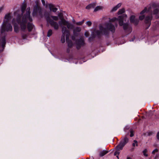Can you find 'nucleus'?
Here are the masks:
<instances>
[{"label":"nucleus","mask_w":159,"mask_h":159,"mask_svg":"<svg viewBox=\"0 0 159 159\" xmlns=\"http://www.w3.org/2000/svg\"><path fill=\"white\" fill-rule=\"evenodd\" d=\"M58 16L61 19V20L58 22L61 27H65V26H66L68 29H72L73 28V25L64 18L63 15L62 13H59Z\"/></svg>","instance_id":"0eeeda50"},{"label":"nucleus","mask_w":159,"mask_h":159,"mask_svg":"<svg viewBox=\"0 0 159 159\" xmlns=\"http://www.w3.org/2000/svg\"><path fill=\"white\" fill-rule=\"evenodd\" d=\"M76 48L77 49H80L81 46L85 44L83 38H81L76 41Z\"/></svg>","instance_id":"1a4fd4ad"},{"label":"nucleus","mask_w":159,"mask_h":159,"mask_svg":"<svg viewBox=\"0 0 159 159\" xmlns=\"http://www.w3.org/2000/svg\"><path fill=\"white\" fill-rule=\"evenodd\" d=\"M91 5H88L86 7V8L87 9H89L91 7Z\"/></svg>","instance_id":"f704fd0d"},{"label":"nucleus","mask_w":159,"mask_h":159,"mask_svg":"<svg viewBox=\"0 0 159 159\" xmlns=\"http://www.w3.org/2000/svg\"><path fill=\"white\" fill-rule=\"evenodd\" d=\"M84 35L86 37H87L89 35V32H85Z\"/></svg>","instance_id":"c756f323"},{"label":"nucleus","mask_w":159,"mask_h":159,"mask_svg":"<svg viewBox=\"0 0 159 159\" xmlns=\"http://www.w3.org/2000/svg\"><path fill=\"white\" fill-rule=\"evenodd\" d=\"M157 138L158 139H159V131L157 134Z\"/></svg>","instance_id":"72a5a7b5"},{"label":"nucleus","mask_w":159,"mask_h":159,"mask_svg":"<svg viewBox=\"0 0 159 159\" xmlns=\"http://www.w3.org/2000/svg\"><path fill=\"white\" fill-rule=\"evenodd\" d=\"M61 28L62 35L61 36V41L62 43H64L65 42V35H66V41H68L70 35V32L69 30H67L66 27H62Z\"/></svg>","instance_id":"6e6552de"},{"label":"nucleus","mask_w":159,"mask_h":159,"mask_svg":"<svg viewBox=\"0 0 159 159\" xmlns=\"http://www.w3.org/2000/svg\"><path fill=\"white\" fill-rule=\"evenodd\" d=\"M40 4L39 0H36L35 1L32 13L33 16H39L41 17H43V10L40 6Z\"/></svg>","instance_id":"423d86ee"},{"label":"nucleus","mask_w":159,"mask_h":159,"mask_svg":"<svg viewBox=\"0 0 159 159\" xmlns=\"http://www.w3.org/2000/svg\"><path fill=\"white\" fill-rule=\"evenodd\" d=\"M27 37V35L26 34H23L22 35V38L23 39H25Z\"/></svg>","instance_id":"7c9ffc66"},{"label":"nucleus","mask_w":159,"mask_h":159,"mask_svg":"<svg viewBox=\"0 0 159 159\" xmlns=\"http://www.w3.org/2000/svg\"><path fill=\"white\" fill-rule=\"evenodd\" d=\"M126 16V15H123L119 16L117 18L116 17L113 18L110 20L109 23L103 25H100V30H95L93 32V34L99 36L101 34H107L109 30L113 33L115 31V28L111 22H115V26H117L116 23L118 22L120 26L123 25V29L125 32L127 34H129L132 31L131 27L128 24H123V20L125 19Z\"/></svg>","instance_id":"f03ea898"},{"label":"nucleus","mask_w":159,"mask_h":159,"mask_svg":"<svg viewBox=\"0 0 159 159\" xmlns=\"http://www.w3.org/2000/svg\"><path fill=\"white\" fill-rule=\"evenodd\" d=\"M121 5V4L120 3L118 4L116 6H115L112 8L111 10V11L113 12L115 11L120 7Z\"/></svg>","instance_id":"2eb2a0df"},{"label":"nucleus","mask_w":159,"mask_h":159,"mask_svg":"<svg viewBox=\"0 0 159 159\" xmlns=\"http://www.w3.org/2000/svg\"><path fill=\"white\" fill-rule=\"evenodd\" d=\"M102 9V7L101 6H98L94 9V11H96L98 10Z\"/></svg>","instance_id":"393cba45"},{"label":"nucleus","mask_w":159,"mask_h":159,"mask_svg":"<svg viewBox=\"0 0 159 159\" xmlns=\"http://www.w3.org/2000/svg\"><path fill=\"white\" fill-rule=\"evenodd\" d=\"M81 30L80 27H77L75 28L73 30V34L74 36H77L78 35V32H79Z\"/></svg>","instance_id":"f8f14e48"},{"label":"nucleus","mask_w":159,"mask_h":159,"mask_svg":"<svg viewBox=\"0 0 159 159\" xmlns=\"http://www.w3.org/2000/svg\"><path fill=\"white\" fill-rule=\"evenodd\" d=\"M12 15L11 13H9L5 15L1 27V33H2L6 31L9 32L12 30V26L10 23L12 18Z\"/></svg>","instance_id":"20e7f679"},{"label":"nucleus","mask_w":159,"mask_h":159,"mask_svg":"<svg viewBox=\"0 0 159 159\" xmlns=\"http://www.w3.org/2000/svg\"><path fill=\"white\" fill-rule=\"evenodd\" d=\"M119 151H118L117 150V151H116L114 153V155L115 156H116V157H117V158L119 159V158L118 157V155H119V154L120 153V152H119Z\"/></svg>","instance_id":"b1692460"},{"label":"nucleus","mask_w":159,"mask_h":159,"mask_svg":"<svg viewBox=\"0 0 159 159\" xmlns=\"http://www.w3.org/2000/svg\"><path fill=\"white\" fill-rule=\"evenodd\" d=\"M132 146L133 147H135V146H138V144H137V142L136 140H134V142L132 144Z\"/></svg>","instance_id":"a878e982"},{"label":"nucleus","mask_w":159,"mask_h":159,"mask_svg":"<svg viewBox=\"0 0 159 159\" xmlns=\"http://www.w3.org/2000/svg\"><path fill=\"white\" fill-rule=\"evenodd\" d=\"M73 23L74 24H75V23H75V20L73 21Z\"/></svg>","instance_id":"4c0bfd02"},{"label":"nucleus","mask_w":159,"mask_h":159,"mask_svg":"<svg viewBox=\"0 0 159 159\" xmlns=\"http://www.w3.org/2000/svg\"><path fill=\"white\" fill-rule=\"evenodd\" d=\"M135 17L134 16H131L130 17V21L131 23H133L135 25H137L138 23V20L135 19Z\"/></svg>","instance_id":"9b49d317"},{"label":"nucleus","mask_w":159,"mask_h":159,"mask_svg":"<svg viewBox=\"0 0 159 159\" xmlns=\"http://www.w3.org/2000/svg\"><path fill=\"white\" fill-rule=\"evenodd\" d=\"M128 139L125 136L124 139L121 141L120 143L123 145V146H124L128 142Z\"/></svg>","instance_id":"ddd939ff"},{"label":"nucleus","mask_w":159,"mask_h":159,"mask_svg":"<svg viewBox=\"0 0 159 159\" xmlns=\"http://www.w3.org/2000/svg\"><path fill=\"white\" fill-rule=\"evenodd\" d=\"M154 6V5L153 4L152 6H148L145 7L144 9L140 12L141 16H139V19L142 20L144 18L143 14H148V15L145 18V22L148 26L147 29L149 27L151 24V20L152 18V8Z\"/></svg>","instance_id":"7ed1b4c3"},{"label":"nucleus","mask_w":159,"mask_h":159,"mask_svg":"<svg viewBox=\"0 0 159 159\" xmlns=\"http://www.w3.org/2000/svg\"><path fill=\"white\" fill-rule=\"evenodd\" d=\"M124 146H123V145L121 144L120 143L119 144L116 146V148L117 150L119 151L120 150H122Z\"/></svg>","instance_id":"dca6fc26"},{"label":"nucleus","mask_w":159,"mask_h":159,"mask_svg":"<svg viewBox=\"0 0 159 159\" xmlns=\"http://www.w3.org/2000/svg\"><path fill=\"white\" fill-rule=\"evenodd\" d=\"M69 51H70V50H68V49L67 50V52H69Z\"/></svg>","instance_id":"58836bf2"},{"label":"nucleus","mask_w":159,"mask_h":159,"mask_svg":"<svg viewBox=\"0 0 159 159\" xmlns=\"http://www.w3.org/2000/svg\"><path fill=\"white\" fill-rule=\"evenodd\" d=\"M66 42L68 43V45L69 47L70 48L73 45V43H72V41L71 40H69V39H68V41H67Z\"/></svg>","instance_id":"a211bd4d"},{"label":"nucleus","mask_w":159,"mask_h":159,"mask_svg":"<svg viewBox=\"0 0 159 159\" xmlns=\"http://www.w3.org/2000/svg\"><path fill=\"white\" fill-rule=\"evenodd\" d=\"M44 16L48 23H49L51 26L54 28V29L57 30L58 29L59 25L58 23L53 20H58V18L57 16H50L49 13L46 11L44 12Z\"/></svg>","instance_id":"39448f33"},{"label":"nucleus","mask_w":159,"mask_h":159,"mask_svg":"<svg viewBox=\"0 0 159 159\" xmlns=\"http://www.w3.org/2000/svg\"><path fill=\"white\" fill-rule=\"evenodd\" d=\"M26 7V4L23 3L21 6V10L18 9L14 12V16L16 17L15 19L13 18L12 21V23L14 25L15 32H18L19 27L18 24L20 25L21 29L24 31L26 28L29 32L31 31L34 27L33 25L31 23L32 19L30 16V8L28 7L26 9L25 14H24Z\"/></svg>","instance_id":"f257e3e1"},{"label":"nucleus","mask_w":159,"mask_h":159,"mask_svg":"<svg viewBox=\"0 0 159 159\" xmlns=\"http://www.w3.org/2000/svg\"><path fill=\"white\" fill-rule=\"evenodd\" d=\"M158 11H159V10L158 9H157V8L153 10V14L154 15H156L157 14H158Z\"/></svg>","instance_id":"4be33fe9"},{"label":"nucleus","mask_w":159,"mask_h":159,"mask_svg":"<svg viewBox=\"0 0 159 159\" xmlns=\"http://www.w3.org/2000/svg\"><path fill=\"white\" fill-rule=\"evenodd\" d=\"M52 34V30H49L48 32L47 36L49 37L51 36Z\"/></svg>","instance_id":"412c9836"},{"label":"nucleus","mask_w":159,"mask_h":159,"mask_svg":"<svg viewBox=\"0 0 159 159\" xmlns=\"http://www.w3.org/2000/svg\"><path fill=\"white\" fill-rule=\"evenodd\" d=\"M86 25L89 26H90L92 25V22L90 21H88L86 22Z\"/></svg>","instance_id":"bb28decb"},{"label":"nucleus","mask_w":159,"mask_h":159,"mask_svg":"<svg viewBox=\"0 0 159 159\" xmlns=\"http://www.w3.org/2000/svg\"><path fill=\"white\" fill-rule=\"evenodd\" d=\"M88 159V158H87V159Z\"/></svg>","instance_id":"ea45409f"},{"label":"nucleus","mask_w":159,"mask_h":159,"mask_svg":"<svg viewBox=\"0 0 159 159\" xmlns=\"http://www.w3.org/2000/svg\"><path fill=\"white\" fill-rule=\"evenodd\" d=\"M42 2V4L43 6H45V1L44 0H41Z\"/></svg>","instance_id":"473e14b6"},{"label":"nucleus","mask_w":159,"mask_h":159,"mask_svg":"<svg viewBox=\"0 0 159 159\" xmlns=\"http://www.w3.org/2000/svg\"><path fill=\"white\" fill-rule=\"evenodd\" d=\"M125 12V9L124 8L121 9L119 10L118 12V15H120L123 13Z\"/></svg>","instance_id":"6ab92c4d"},{"label":"nucleus","mask_w":159,"mask_h":159,"mask_svg":"<svg viewBox=\"0 0 159 159\" xmlns=\"http://www.w3.org/2000/svg\"><path fill=\"white\" fill-rule=\"evenodd\" d=\"M127 159H132V158L129 157H127Z\"/></svg>","instance_id":"e433bc0d"},{"label":"nucleus","mask_w":159,"mask_h":159,"mask_svg":"<svg viewBox=\"0 0 159 159\" xmlns=\"http://www.w3.org/2000/svg\"><path fill=\"white\" fill-rule=\"evenodd\" d=\"M6 43L5 38V37H3L2 38L1 44L2 48H3Z\"/></svg>","instance_id":"4468645a"},{"label":"nucleus","mask_w":159,"mask_h":159,"mask_svg":"<svg viewBox=\"0 0 159 159\" xmlns=\"http://www.w3.org/2000/svg\"><path fill=\"white\" fill-rule=\"evenodd\" d=\"M147 150L146 149H145L143 152V155L145 157H147L148 156L147 153Z\"/></svg>","instance_id":"5701e85b"},{"label":"nucleus","mask_w":159,"mask_h":159,"mask_svg":"<svg viewBox=\"0 0 159 159\" xmlns=\"http://www.w3.org/2000/svg\"><path fill=\"white\" fill-rule=\"evenodd\" d=\"M48 6H49L50 10L52 11L53 12H56L57 10V9L52 4H49L46 5V7Z\"/></svg>","instance_id":"9d476101"},{"label":"nucleus","mask_w":159,"mask_h":159,"mask_svg":"<svg viewBox=\"0 0 159 159\" xmlns=\"http://www.w3.org/2000/svg\"><path fill=\"white\" fill-rule=\"evenodd\" d=\"M130 137H132L134 136L133 131L131 130L130 131Z\"/></svg>","instance_id":"c85d7f7f"},{"label":"nucleus","mask_w":159,"mask_h":159,"mask_svg":"<svg viewBox=\"0 0 159 159\" xmlns=\"http://www.w3.org/2000/svg\"><path fill=\"white\" fill-rule=\"evenodd\" d=\"M158 152V150L157 149H154L152 152V153L153 154H154Z\"/></svg>","instance_id":"cd10ccee"},{"label":"nucleus","mask_w":159,"mask_h":159,"mask_svg":"<svg viewBox=\"0 0 159 159\" xmlns=\"http://www.w3.org/2000/svg\"><path fill=\"white\" fill-rule=\"evenodd\" d=\"M108 151H107L104 150L102 151H101L99 153V155L101 157H102L105 155L107 153Z\"/></svg>","instance_id":"f3484780"},{"label":"nucleus","mask_w":159,"mask_h":159,"mask_svg":"<svg viewBox=\"0 0 159 159\" xmlns=\"http://www.w3.org/2000/svg\"><path fill=\"white\" fill-rule=\"evenodd\" d=\"M72 39L73 40H75V37H74V36H72Z\"/></svg>","instance_id":"c9c22d12"},{"label":"nucleus","mask_w":159,"mask_h":159,"mask_svg":"<svg viewBox=\"0 0 159 159\" xmlns=\"http://www.w3.org/2000/svg\"><path fill=\"white\" fill-rule=\"evenodd\" d=\"M84 20H83L81 21L76 22L75 24L77 25H81L84 23Z\"/></svg>","instance_id":"aec40b11"},{"label":"nucleus","mask_w":159,"mask_h":159,"mask_svg":"<svg viewBox=\"0 0 159 159\" xmlns=\"http://www.w3.org/2000/svg\"><path fill=\"white\" fill-rule=\"evenodd\" d=\"M4 8V6H2L1 7H0V13L2 11V10H3Z\"/></svg>","instance_id":"2f4dec72"}]
</instances>
